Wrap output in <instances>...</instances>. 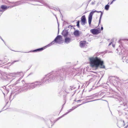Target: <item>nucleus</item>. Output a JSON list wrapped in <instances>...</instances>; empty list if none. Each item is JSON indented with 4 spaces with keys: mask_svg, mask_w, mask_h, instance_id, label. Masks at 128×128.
I'll use <instances>...</instances> for the list:
<instances>
[{
    "mask_svg": "<svg viewBox=\"0 0 128 128\" xmlns=\"http://www.w3.org/2000/svg\"><path fill=\"white\" fill-rule=\"evenodd\" d=\"M73 40L71 38L68 37L67 36L65 37L64 42L66 44H68L72 42Z\"/></svg>",
    "mask_w": 128,
    "mask_h": 128,
    "instance_id": "nucleus-15",
    "label": "nucleus"
},
{
    "mask_svg": "<svg viewBox=\"0 0 128 128\" xmlns=\"http://www.w3.org/2000/svg\"><path fill=\"white\" fill-rule=\"evenodd\" d=\"M73 27V26H71V25H70L69 26H66V29L68 28H69L70 27Z\"/></svg>",
    "mask_w": 128,
    "mask_h": 128,
    "instance_id": "nucleus-32",
    "label": "nucleus"
},
{
    "mask_svg": "<svg viewBox=\"0 0 128 128\" xmlns=\"http://www.w3.org/2000/svg\"><path fill=\"white\" fill-rule=\"evenodd\" d=\"M66 103V101H65V103H64V104H63L62 105V108H63L64 106V105Z\"/></svg>",
    "mask_w": 128,
    "mask_h": 128,
    "instance_id": "nucleus-44",
    "label": "nucleus"
},
{
    "mask_svg": "<svg viewBox=\"0 0 128 128\" xmlns=\"http://www.w3.org/2000/svg\"><path fill=\"white\" fill-rule=\"evenodd\" d=\"M57 21V23L58 24V34L59 33V23L58 22V21Z\"/></svg>",
    "mask_w": 128,
    "mask_h": 128,
    "instance_id": "nucleus-30",
    "label": "nucleus"
},
{
    "mask_svg": "<svg viewBox=\"0 0 128 128\" xmlns=\"http://www.w3.org/2000/svg\"><path fill=\"white\" fill-rule=\"evenodd\" d=\"M19 4H23V3H24V2H23L22 1H20V2H19Z\"/></svg>",
    "mask_w": 128,
    "mask_h": 128,
    "instance_id": "nucleus-37",
    "label": "nucleus"
},
{
    "mask_svg": "<svg viewBox=\"0 0 128 128\" xmlns=\"http://www.w3.org/2000/svg\"><path fill=\"white\" fill-rule=\"evenodd\" d=\"M128 80V78L126 80H124L123 81V82L124 83L126 81H127Z\"/></svg>",
    "mask_w": 128,
    "mask_h": 128,
    "instance_id": "nucleus-40",
    "label": "nucleus"
},
{
    "mask_svg": "<svg viewBox=\"0 0 128 128\" xmlns=\"http://www.w3.org/2000/svg\"><path fill=\"white\" fill-rule=\"evenodd\" d=\"M82 100H77L76 101V102H80V101H81Z\"/></svg>",
    "mask_w": 128,
    "mask_h": 128,
    "instance_id": "nucleus-47",
    "label": "nucleus"
},
{
    "mask_svg": "<svg viewBox=\"0 0 128 128\" xmlns=\"http://www.w3.org/2000/svg\"><path fill=\"white\" fill-rule=\"evenodd\" d=\"M20 72H13L12 73H11L10 74H15L16 76H17L18 75H20Z\"/></svg>",
    "mask_w": 128,
    "mask_h": 128,
    "instance_id": "nucleus-25",
    "label": "nucleus"
},
{
    "mask_svg": "<svg viewBox=\"0 0 128 128\" xmlns=\"http://www.w3.org/2000/svg\"><path fill=\"white\" fill-rule=\"evenodd\" d=\"M30 0L31 1H33V2H39L41 3L42 4H41V5L38 4H32L33 5H38V6L44 5V6H46V7H48L49 8L53 9L55 11H56V10L59 11V12H60V14L62 16V14L60 10L58 8H54V7L52 6H49L43 0Z\"/></svg>",
    "mask_w": 128,
    "mask_h": 128,
    "instance_id": "nucleus-4",
    "label": "nucleus"
},
{
    "mask_svg": "<svg viewBox=\"0 0 128 128\" xmlns=\"http://www.w3.org/2000/svg\"><path fill=\"white\" fill-rule=\"evenodd\" d=\"M52 44H51L50 43L47 45L46 46H45L44 47H42L40 48H38L37 49H35L34 50H31L30 51L28 52H23L21 51H15L13 50V51L16 52H24V53H29V52H39L40 51H42L43 50H44V49H45L46 48L48 47H49L50 46H51ZM13 51V50H12Z\"/></svg>",
    "mask_w": 128,
    "mask_h": 128,
    "instance_id": "nucleus-6",
    "label": "nucleus"
},
{
    "mask_svg": "<svg viewBox=\"0 0 128 128\" xmlns=\"http://www.w3.org/2000/svg\"><path fill=\"white\" fill-rule=\"evenodd\" d=\"M103 14V12H102L101 13L100 15L98 25L101 22V20L102 18V16Z\"/></svg>",
    "mask_w": 128,
    "mask_h": 128,
    "instance_id": "nucleus-21",
    "label": "nucleus"
},
{
    "mask_svg": "<svg viewBox=\"0 0 128 128\" xmlns=\"http://www.w3.org/2000/svg\"><path fill=\"white\" fill-rule=\"evenodd\" d=\"M56 17V19L57 20V21H58V18H57V16H56V17Z\"/></svg>",
    "mask_w": 128,
    "mask_h": 128,
    "instance_id": "nucleus-50",
    "label": "nucleus"
},
{
    "mask_svg": "<svg viewBox=\"0 0 128 128\" xmlns=\"http://www.w3.org/2000/svg\"><path fill=\"white\" fill-rule=\"evenodd\" d=\"M68 30H66L65 29L64 30L62 33V34L64 37L68 36Z\"/></svg>",
    "mask_w": 128,
    "mask_h": 128,
    "instance_id": "nucleus-14",
    "label": "nucleus"
},
{
    "mask_svg": "<svg viewBox=\"0 0 128 128\" xmlns=\"http://www.w3.org/2000/svg\"><path fill=\"white\" fill-rule=\"evenodd\" d=\"M112 46L113 47H114L115 46V45L114 44H113Z\"/></svg>",
    "mask_w": 128,
    "mask_h": 128,
    "instance_id": "nucleus-52",
    "label": "nucleus"
},
{
    "mask_svg": "<svg viewBox=\"0 0 128 128\" xmlns=\"http://www.w3.org/2000/svg\"><path fill=\"white\" fill-rule=\"evenodd\" d=\"M121 40H123V41L126 40V41H128V39H120V40L118 41V43L119 44H120L121 43Z\"/></svg>",
    "mask_w": 128,
    "mask_h": 128,
    "instance_id": "nucleus-24",
    "label": "nucleus"
},
{
    "mask_svg": "<svg viewBox=\"0 0 128 128\" xmlns=\"http://www.w3.org/2000/svg\"><path fill=\"white\" fill-rule=\"evenodd\" d=\"M110 6L109 5L107 4L105 6L104 9L106 10H109Z\"/></svg>",
    "mask_w": 128,
    "mask_h": 128,
    "instance_id": "nucleus-23",
    "label": "nucleus"
},
{
    "mask_svg": "<svg viewBox=\"0 0 128 128\" xmlns=\"http://www.w3.org/2000/svg\"><path fill=\"white\" fill-rule=\"evenodd\" d=\"M3 88H4V90H6V93L7 94L8 92V90H7L6 88V87L4 86V87H3Z\"/></svg>",
    "mask_w": 128,
    "mask_h": 128,
    "instance_id": "nucleus-29",
    "label": "nucleus"
},
{
    "mask_svg": "<svg viewBox=\"0 0 128 128\" xmlns=\"http://www.w3.org/2000/svg\"><path fill=\"white\" fill-rule=\"evenodd\" d=\"M103 28L102 26H102L101 27V29H100V30H103Z\"/></svg>",
    "mask_w": 128,
    "mask_h": 128,
    "instance_id": "nucleus-38",
    "label": "nucleus"
},
{
    "mask_svg": "<svg viewBox=\"0 0 128 128\" xmlns=\"http://www.w3.org/2000/svg\"><path fill=\"white\" fill-rule=\"evenodd\" d=\"M81 105H82V104H80L79 105H77V106H76V107H77V108L78 107V106H79Z\"/></svg>",
    "mask_w": 128,
    "mask_h": 128,
    "instance_id": "nucleus-46",
    "label": "nucleus"
},
{
    "mask_svg": "<svg viewBox=\"0 0 128 128\" xmlns=\"http://www.w3.org/2000/svg\"><path fill=\"white\" fill-rule=\"evenodd\" d=\"M31 66H30L29 67V69H30V68H31Z\"/></svg>",
    "mask_w": 128,
    "mask_h": 128,
    "instance_id": "nucleus-59",
    "label": "nucleus"
},
{
    "mask_svg": "<svg viewBox=\"0 0 128 128\" xmlns=\"http://www.w3.org/2000/svg\"><path fill=\"white\" fill-rule=\"evenodd\" d=\"M58 42L56 40H54H54L52 42L50 43L52 45L54 44L55 42L56 43H58Z\"/></svg>",
    "mask_w": 128,
    "mask_h": 128,
    "instance_id": "nucleus-27",
    "label": "nucleus"
},
{
    "mask_svg": "<svg viewBox=\"0 0 128 128\" xmlns=\"http://www.w3.org/2000/svg\"><path fill=\"white\" fill-rule=\"evenodd\" d=\"M110 4V2H108V4H108V5H109V4Z\"/></svg>",
    "mask_w": 128,
    "mask_h": 128,
    "instance_id": "nucleus-56",
    "label": "nucleus"
},
{
    "mask_svg": "<svg viewBox=\"0 0 128 128\" xmlns=\"http://www.w3.org/2000/svg\"><path fill=\"white\" fill-rule=\"evenodd\" d=\"M74 101H76H76H76V100H75Z\"/></svg>",
    "mask_w": 128,
    "mask_h": 128,
    "instance_id": "nucleus-60",
    "label": "nucleus"
},
{
    "mask_svg": "<svg viewBox=\"0 0 128 128\" xmlns=\"http://www.w3.org/2000/svg\"><path fill=\"white\" fill-rule=\"evenodd\" d=\"M52 14H53V15H54V16H56V15L54 13H53V12H52Z\"/></svg>",
    "mask_w": 128,
    "mask_h": 128,
    "instance_id": "nucleus-53",
    "label": "nucleus"
},
{
    "mask_svg": "<svg viewBox=\"0 0 128 128\" xmlns=\"http://www.w3.org/2000/svg\"><path fill=\"white\" fill-rule=\"evenodd\" d=\"M18 60H14V62H12V64H14V62H18Z\"/></svg>",
    "mask_w": 128,
    "mask_h": 128,
    "instance_id": "nucleus-42",
    "label": "nucleus"
},
{
    "mask_svg": "<svg viewBox=\"0 0 128 128\" xmlns=\"http://www.w3.org/2000/svg\"><path fill=\"white\" fill-rule=\"evenodd\" d=\"M76 88V87H74V86L73 85L72 86H70L69 87V88L68 89H65L64 91L65 92L67 93H69L70 91H71L75 89Z\"/></svg>",
    "mask_w": 128,
    "mask_h": 128,
    "instance_id": "nucleus-13",
    "label": "nucleus"
},
{
    "mask_svg": "<svg viewBox=\"0 0 128 128\" xmlns=\"http://www.w3.org/2000/svg\"><path fill=\"white\" fill-rule=\"evenodd\" d=\"M120 122L122 123H123L122 126H125V122H124V120H120Z\"/></svg>",
    "mask_w": 128,
    "mask_h": 128,
    "instance_id": "nucleus-28",
    "label": "nucleus"
},
{
    "mask_svg": "<svg viewBox=\"0 0 128 128\" xmlns=\"http://www.w3.org/2000/svg\"><path fill=\"white\" fill-rule=\"evenodd\" d=\"M112 42H110V44H109V45H109V46L110 45H111V44H112Z\"/></svg>",
    "mask_w": 128,
    "mask_h": 128,
    "instance_id": "nucleus-51",
    "label": "nucleus"
},
{
    "mask_svg": "<svg viewBox=\"0 0 128 128\" xmlns=\"http://www.w3.org/2000/svg\"><path fill=\"white\" fill-rule=\"evenodd\" d=\"M95 4V2H92L91 3V4L92 5H94Z\"/></svg>",
    "mask_w": 128,
    "mask_h": 128,
    "instance_id": "nucleus-41",
    "label": "nucleus"
},
{
    "mask_svg": "<svg viewBox=\"0 0 128 128\" xmlns=\"http://www.w3.org/2000/svg\"><path fill=\"white\" fill-rule=\"evenodd\" d=\"M20 78L18 80H17L16 81V84H18V83H19V82L20 80Z\"/></svg>",
    "mask_w": 128,
    "mask_h": 128,
    "instance_id": "nucleus-33",
    "label": "nucleus"
},
{
    "mask_svg": "<svg viewBox=\"0 0 128 128\" xmlns=\"http://www.w3.org/2000/svg\"><path fill=\"white\" fill-rule=\"evenodd\" d=\"M61 16H62L61 15ZM62 21H63L64 20H63V19H62V18H63V17H62Z\"/></svg>",
    "mask_w": 128,
    "mask_h": 128,
    "instance_id": "nucleus-54",
    "label": "nucleus"
},
{
    "mask_svg": "<svg viewBox=\"0 0 128 128\" xmlns=\"http://www.w3.org/2000/svg\"><path fill=\"white\" fill-rule=\"evenodd\" d=\"M62 37L60 35H58L54 39V40H56L58 44H60L62 41Z\"/></svg>",
    "mask_w": 128,
    "mask_h": 128,
    "instance_id": "nucleus-12",
    "label": "nucleus"
},
{
    "mask_svg": "<svg viewBox=\"0 0 128 128\" xmlns=\"http://www.w3.org/2000/svg\"><path fill=\"white\" fill-rule=\"evenodd\" d=\"M90 66L92 68H94L96 69L99 67L102 68H105L104 65V62L100 58L97 57H92L89 58Z\"/></svg>",
    "mask_w": 128,
    "mask_h": 128,
    "instance_id": "nucleus-2",
    "label": "nucleus"
},
{
    "mask_svg": "<svg viewBox=\"0 0 128 128\" xmlns=\"http://www.w3.org/2000/svg\"><path fill=\"white\" fill-rule=\"evenodd\" d=\"M9 79H10V82L13 79H12L13 78H8Z\"/></svg>",
    "mask_w": 128,
    "mask_h": 128,
    "instance_id": "nucleus-34",
    "label": "nucleus"
},
{
    "mask_svg": "<svg viewBox=\"0 0 128 128\" xmlns=\"http://www.w3.org/2000/svg\"><path fill=\"white\" fill-rule=\"evenodd\" d=\"M118 112H119V114H122V113H120V112H119V111H118Z\"/></svg>",
    "mask_w": 128,
    "mask_h": 128,
    "instance_id": "nucleus-55",
    "label": "nucleus"
},
{
    "mask_svg": "<svg viewBox=\"0 0 128 128\" xmlns=\"http://www.w3.org/2000/svg\"><path fill=\"white\" fill-rule=\"evenodd\" d=\"M0 38L3 41V42H4V43L5 44V42H4V40L2 39V38L1 37V38Z\"/></svg>",
    "mask_w": 128,
    "mask_h": 128,
    "instance_id": "nucleus-39",
    "label": "nucleus"
},
{
    "mask_svg": "<svg viewBox=\"0 0 128 128\" xmlns=\"http://www.w3.org/2000/svg\"><path fill=\"white\" fill-rule=\"evenodd\" d=\"M66 24H68V22H66L64 20V22H63V24L64 25H66Z\"/></svg>",
    "mask_w": 128,
    "mask_h": 128,
    "instance_id": "nucleus-31",
    "label": "nucleus"
},
{
    "mask_svg": "<svg viewBox=\"0 0 128 128\" xmlns=\"http://www.w3.org/2000/svg\"><path fill=\"white\" fill-rule=\"evenodd\" d=\"M77 108V107H76V106H73V107H72V108L73 109V110L75 108Z\"/></svg>",
    "mask_w": 128,
    "mask_h": 128,
    "instance_id": "nucleus-35",
    "label": "nucleus"
},
{
    "mask_svg": "<svg viewBox=\"0 0 128 128\" xmlns=\"http://www.w3.org/2000/svg\"><path fill=\"white\" fill-rule=\"evenodd\" d=\"M128 126V125L126 126L124 128H127Z\"/></svg>",
    "mask_w": 128,
    "mask_h": 128,
    "instance_id": "nucleus-48",
    "label": "nucleus"
},
{
    "mask_svg": "<svg viewBox=\"0 0 128 128\" xmlns=\"http://www.w3.org/2000/svg\"><path fill=\"white\" fill-rule=\"evenodd\" d=\"M101 100V99H95V100H92L89 101H88L87 102H86L85 101H83L82 102V103L81 104H85L86 103H88V102H93V101H96V100Z\"/></svg>",
    "mask_w": 128,
    "mask_h": 128,
    "instance_id": "nucleus-20",
    "label": "nucleus"
},
{
    "mask_svg": "<svg viewBox=\"0 0 128 128\" xmlns=\"http://www.w3.org/2000/svg\"><path fill=\"white\" fill-rule=\"evenodd\" d=\"M124 49L122 48L120 50V52H119V54L120 55H122V59L123 62H126V63H128V57L127 54L125 53Z\"/></svg>",
    "mask_w": 128,
    "mask_h": 128,
    "instance_id": "nucleus-5",
    "label": "nucleus"
},
{
    "mask_svg": "<svg viewBox=\"0 0 128 128\" xmlns=\"http://www.w3.org/2000/svg\"><path fill=\"white\" fill-rule=\"evenodd\" d=\"M60 118V117H59V118H57V120H56L54 121V123L56 122V121L58 120L59 119H60V118Z\"/></svg>",
    "mask_w": 128,
    "mask_h": 128,
    "instance_id": "nucleus-36",
    "label": "nucleus"
},
{
    "mask_svg": "<svg viewBox=\"0 0 128 128\" xmlns=\"http://www.w3.org/2000/svg\"><path fill=\"white\" fill-rule=\"evenodd\" d=\"M112 2H114V1H115V0H113L112 1Z\"/></svg>",
    "mask_w": 128,
    "mask_h": 128,
    "instance_id": "nucleus-58",
    "label": "nucleus"
},
{
    "mask_svg": "<svg viewBox=\"0 0 128 128\" xmlns=\"http://www.w3.org/2000/svg\"><path fill=\"white\" fill-rule=\"evenodd\" d=\"M72 110H73V109L72 108L70 109L69 110H68V112H66L65 114H63L62 115V116H60V117L59 118H62V117L63 116H64L65 115H66L69 112H71L72 111Z\"/></svg>",
    "mask_w": 128,
    "mask_h": 128,
    "instance_id": "nucleus-19",
    "label": "nucleus"
},
{
    "mask_svg": "<svg viewBox=\"0 0 128 128\" xmlns=\"http://www.w3.org/2000/svg\"><path fill=\"white\" fill-rule=\"evenodd\" d=\"M114 98L116 99V100L118 101L120 103V107L122 109L128 111V107L127 103L124 102L123 98L118 94H117Z\"/></svg>",
    "mask_w": 128,
    "mask_h": 128,
    "instance_id": "nucleus-3",
    "label": "nucleus"
},
{
    "mask_svg": "<svg viewBox=\"0 0 128 128\" xmlns=\"http://www.w3.org/2000/svg\"><path fill=\"white\" fill-rule=\"evenodd\" d=\"M74 34L76 36H78L80 35V33L78 30H76L74 31Z\"/></svg>",
    "mask_w": 128,
    "mask_h": 128,
    "instance_id": "nucleus-18",
    "label": "nucleus"
},
{
    "mask_svg": "<svg viewBox=\"0 0 128 128\" xmlns=\"http://www.w3.org/2000/svg\"><path fill=\"white\" fill-rule=\"evenodd\" d=\"M80 21L79 20H78L76 22L77 24L76 26L78 28H80Z\"/></svg>",
    "mask_w": 128,
    "mask_h": 128,
    "instance_id": "nucleus-26",
    "label": "nucleus"
},
{
    "mask_svg": "<svg viewBox=\"0 0 128 128\" xmlns=\"http://www.w3.org/2000/svg\"><path fill=\"white\" fill-rule=\"evenodd\" d=\"M119 46V47H120L121 48V47H120V46Z\"/></svg>",
    "mask_w": 128,
    "mask_h": 128,
    "instance_id": "nucleus-63",
    "label": "nucleus"
},
{
    "mask_svg": "<svg viewBox=\"0 0 128 128\" xmlns=\"http://www.w3.org/2000/svg\"><path fill=\"white\" fill-rule=\"evenodd\" d=\"M2 64V61L0 60V64Z\"/></svg>",
    "mask_w": 128,
    "mask_h": 128,
    "instance_id": "nucleus-45",
    "label": "nucleus"
},
{
    "mask_svg": "<svg viewBox=\"0 0 128 128\" xmlns=\"http://www.w3.org/2000/svg\"><path fill=\"white\" fill-rule=\"evenodd\" d=\"M92 0H89L87 2V3L88 4Z\"/></svg>",
    "mask_w": 128,
    "mask_h": 128,
    "instance_id": "nucleus-43",
    "label": "nucleus"
},
{
    "mask_svg": "<svg viewBox=\"0 0 128 128\" xmlns=\"http://www.w3.org/2000/svg\"><path fill=\"white\" fill-rule=\"evenodd\" d=\"M74 30H75V28H74Z\"/></svg>",
    "mask_w": 128,
    "mask_h": 128,
    "instance_id": "nucleus-61",
    "label": "nucleus"
},
{
    "mask_svg": "<svg viewBox=\"0 0 128 128\" xmlns=\"http://www.w3.org/2000/svg\"><path fill=\"white\" fill-rule=\"evenodd\" d=\"M16 6V5H14L10 6H8L4 5H2L0 7V12H3L7 10L8 8H11Z\"/></svg>",
    "mask_w": 128,
    "mask_h": 128,
    "instance_id": "nucleus-9",
    "label": "nucleus"
},
{
    "mask_svg": "<svg viewBox=\"0 0 128 128\" xmlns=\"http://www.w3.org/2000/svg\"><path fill=\"white\" fill-rule=\"evenodd\" d=\"M99 94H95L91 95L86 96V98L85 99L86 101L89 100L91 101V99L96 98L99 97L100 96Z\"/></svg>",
    "mask_w": 128,
    "mask_h": 128,
    "instance_id": "nucleus-8",
    "label": "nucleus"
},
{
    "mask_svg": "<svg viewBox=\"0 0 128 128\" xmlns=\"http://www.w3.org/2000/svg\"><path fill=\"white\" fill-rule=\"evenodd\" d=\"M96 78V76H94L90 78V79L89 80V83L94 81L95 80Z\"/></svg>",
    "mask_w": 128,
    "mask_h": 128,
    "instance_id": "nucleus-17",
    "label": "nucleus"
},
{
    "mask_svg": "<svg viewBox=\"0 0 128 128\" xmlns=\"http://www.w3.org/2000/svg\"><path fill=\"white\" fill-rule=\"evenodd\" d=\"M13 94V93H11L9 97V100H10V102H11L12 100L13 99L14 97H12V95Z\"/></svg>",
    "mask_w": 128,
    "mask_h": 128,
    "instance_id": "nucleus-22",
    "label": "nucleus"
},
{
    "mask_svg": "<svg viewBox=\"0 0 128 128\" xmlns=\"http://www.w3.org/2000/svg\"><path fill=\"white\" fill-rule=\"evenodd\" d=\"M22 82L23 83V82H24V80H22Z\"/></svg>",
    "mask_w": 128,
    "mask_h": 128,
    "instance_id": "nucleus-57",
    "label": "nucleus"
},
{
    "mask_svg": "<svg viewBox=\"0 0 128 128\" xmlns=\"http://www.w3.org/2000/svg\"><path fill=\"white\" fill-rule=\"evenodd\" d=\"M102 12L101 11H98L96 10H92L91 12H90L88 16V22L90 26L91 23L92 19V17L94 14L95 12L97 13H101Z\"/></svg>",
    "mask_w": 128,
    "mask_h": 128,
    "instance_id": "nucleus-7",
    "label": "nucleus"
},
{
    "mask_svg": "<svg viewBox=\"0 0 128 128\" xmlns=\"http://www.w3.org/2000/svg\"><path fill=\"white\" fill-rule=\"evenodd\" d=\"M113 2H112V1L110 3V4H112Z\"/></svg>",
    "mask_w": 128,
    "mask_h": 128,
    "instance_id": "nucleus-49",
    "label": "nucleus"
},
{
    "mask_svg": "<svg viewBox=\"0 0 128 128\" xmlns=\"http://www.w3.org/2000/svg\"><path fill=\"white\" fill-rule=\"evenodd\" d=\"M80 22L81 24L84 25L87 23L85 15L82 16L81 18Z\"/></svg>",
    "mask_w": 128,
    "mask_h": 128,
    "instance_id": "nucleus-11",
    "label": "nucleus"
},
{
    "mask_svg": "<svg viewBox=\"0 0 128 128\" xmlns=\"http://www.w3.org/2000/svg\"><path fill=\"white\" fill-rule=\"evenodd\" d=\"M54 124H53L51 125V126H53V125Z\"/></svg>",
    "mask_w": 128,
    "mask_h": 128,
    "instance_id": "nucleus-62",
    "label": "nucleus"
},
{
    "mask_svg": "<svg viewBox=\"0 0 128 128\" xmlns=\"http://www.w3.org/2000/svg\"><path fill=\"white\" fill-rule=\"evenodd\" d=\"M72 65L64 66L56 70L52 71L47 75H46L40 81H36L31 83L27 84L26 86L23 87L16 92V94L22 91L25 92L28 89H32L39 87L42 84L48 83L54 81L62 80L68 75L72 74L74 69L70 67Z\"/></svg>",
    "mask_w": 128,
    "mask_h": 128,
    "instance_id": "nucleus-1",
    "label": "nucleus"
},
{
    "mask_svg": "<svg viewBox=\"0 0 128 128\" xmlns=\"http://www.w3.org/2000/svg\"><path fill=\"white\" fill-rule=\"evenodd\" d=\"M99 81H100V80H99V81L98 82V83H99Z\"/></svg>",
    "mask_w": 128,
    "mask_h": 128,
    "instance_id": "nucleus-64",
    "label": "nucleus"
},
{
    "mask_svg": "<svg viewBox=\"0 0 128 128\" xmlns=\"http://www.w3.org/2000/svg\"><path fill=\"white\" fill-rule=\"evenodd\" d=\"M86 42V41L84 40L80 41V47L81 48L84 47L85 46Z\"/></svg>",
    "mask_w": 128,
    "mask_h": 128,
    "instance_id": "nucleus-16",
    "label": "nucleus"
},
{
    "mask_svg": "<svg viewBox=\"0 0 128 128\" xmlns=\"http://www.w3.org/2000/svg\"><path fill=\"white\" fill-rule=\"evenodd\" d=\"M91 32L94 35H97L101 32L100 29L99 28L92 29L90 30Z\"/></svg>",
    "mask_w": 128,
    "mask_h": 128,
    "instance_id": "nucleus-10",
    "label": "nucleus"
}]
</instances>
